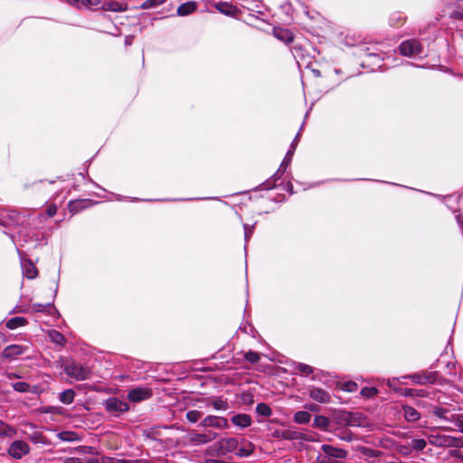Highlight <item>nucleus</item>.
Instances as JSON below:
<instances>
[{
    "instance_id": "obj_30",
    "label": "nucleus",
    "mask_w": 463,
    "mask_h": 463,
    "mask_svg": "<svg viewBox=\"0 0 463 463\" xmlns=\"http://www.w3.org/2000/svg\"><path fill=\"white\" fill-rule=\"evenodd\" d=\"M410 444L412 450L422 451L427 446V441L423 439H414Z\"/></svg>"
},
{
    "instance_id": "obj_28",
    "label": "nucleus",
    "mask_w": 463,
    "mask_h": 463,
    "mask_svg": "<svg viewBox=\"0 0 463 463\" xmlns=\"http://www.w3.org/2000/svg\"><path fill=\"white\" fill-rule=\"evenodd\" d=\"M310 420L311 414L306 411H298L294 415V420L298 424H307Z\"/></svg>"
},
{
    "instance_id": "obj_26",
    "label": "nucleus",
    "mask_w": 463,
    "mask_h": 463,
    "mask_svg": "<svg viewBox=\"0 0 463 463\" xmlns=\"http://www.w3.org/2000/svg\"><path fill=\"white\" fill-rule=\"evenodd\" d=\"M26 324H27V320L24 317H13V318L9 319L6 322V327L11 329V330H14V329H16L18 327L24 326Z\"/></svg>"
},
{
    "instance_id": "obj_32",
    "label": "nucleus",
    "mask_w": 463,
    "mask_h": 463,
    "mask_svg": "<svg viewBox=\"0 0 463 463\" xmlns=\"http://www.w3.org/2000/svg\"><path fill=\"white\" fill-rule=\"evenodd\" d=\"M295 150H296V145H294V143H292L290 146V148L287 152V154L281 163V167H285V168L288 167V165L290 164V162L292 160Z\"/></svg>"
},
{
    "instance_id": "obj_31",
    "label": "nucleus",
    "mask_w": 463,
    "mask_h": 463,
    "mask_svg": "<svg viewBox=\"0 0 463 463\" xmlns=\"http://www.w3.org/2000/svg\"><path fill=\"white\" fill-rule=\"evenodd\" d=\"M256 411L258 414L264 416V417H269L272 413L271 409L269 405L266 403L260 402L258 403L256 406Z\"/></svg>"
},
{
    "instance_id": "obj_24",
    "label": "nucleus",
    "mask_w": 463,
    "mask_h": 463,
    "mask_svg": "<svg viewBox=\"0 0 463 463\" xmlns=\"http://www.w3.org/2000/svg\"><path fill=\"white\" fill-rule=\"evenodd\" d=\"M76 392L72 389H66L59 394V401L66 405L71 404L74 401Z\"/></svg>"
},
{
    "instance_id": "obj_6",
    "label": "nucleus",
    "mask_w": 463,
    "mask_h": 463,
    "mask_svg": "<svg viewBox=\"0 0 463 463\" xmlns=\"http://www.w3.org/2000/svg\"><path fill=\"white\" fill-rule=\"evenodd\" d=\"M29 451V445L23 440L14 441L8 449L9 455L16 459L22 458L24 456L27 455Z\"/></svg>"
},
{
    "instance_id": "obj_29",
    "label": "nucleus",
    "mask_w": 463,
    "mask_h": 463,
    "mask_svg": "<svg viewBox=\"0 0 463 463\" xmlns=\"http://www.w3.org/2000/svg\"><path fill=\"white\" fill-rule=\"evenodd\" d=\"M329 425V420L322 415L316 416L314 419V427L321 430H326Z\"/></svg>"
},
{
    "instance_id": "obj_36",
    "label": "nucleus",
    "mask_w": 463,
    "mask_h": 463,
    "mask_svg": "<svg viewBox=\"0 0 463 463\" xmlns=\"http://www.w3.org/2000/svg\"><path fill=\"white\" fill-rule=\"evenodd\" d=\"M13 388L18 392H31L30 385L24 382H17L13 383Z\"/></svg>"
},
{
    "instance_id": "obj_40",
    "label": "nucleus",
    "mask_w": 463,
    "mask_h": 463,
    "mask_svg": "<svg viewBox=\"0 0 463 463\" xmlns=\"http://www.w3.org/2000/svg\"><path fill=\"white\" fill-rule=\"evenodd\" d=\"M244 358L250 364H256L260 360V354L253 351H248L247 353H245Z\"/></svg>"
},
{
    "instance_id": "obj_23",
    "label": "nucleus",
    "mask_w": 463,
    "mask_h": 463,
    "mask_svg": "<svg viewBox=\"0 0 463 463\" xmlns=\"http://www.w3.org/2000/svg\"><path fill=\"white\" fill-rule=\"evenodd\" d=\"M208 404L213 406L214 410L216 411H227L229 409V404L226 399H223L222 397H215L210 402H208Z\"/></svg>"
},
{
    "instance_id": "obj_47",
    "label": "nucleus",
    "mask_w": 463,
    "mask_h": 463,
    "mask_svg": "<svg viewBox=\"0 0 463 463\" xmlns=\"http://www.w3.org/2000/svg\"><path fill=\"white\" fill-rule=\"evenodd\" d=\"M287 168L279 166L278 171L273 175L274 181L280 179Z\"/></svg>"
},
{
    "instance_id": "obj_41",
    "label": "nucleus",
    "mask_w": 463,
    "mask_h": 463,
    "mask_svg": "<svg viewBox=\"0 0 463 463\" xmlns=\"http://www.w3.org/2000/svg\"><path fill=\"white\" fill-rule=\"evenodd\" d=\"M378 393V391L374 387H364L361 391V394L367 398H372Z\"/></svg>"
},
{
    "instance_id": "obj_52",
    "label": "nucleus",
    "mask_w": 463,
    "mask_h": 463,
    "mask_svg": "<svg viewBox=\"0 0 463 463\" xmlns=\"http://www.w3.org/2000/svg\"><path fill=\"white\" fill-rule=\"evenodd\" d=\"M244 235H245L246 241L250 239V237L251 235V230L247 225H244Z\"/></svg>"
},
{
    "instance_id": "obj_2",
    "label": "nucleus",
    "mask_w": 463,
    "mask_h": 463,
    "mask_svg": "<svg viewBox=\"0 0 463 463\" xmlns=\"http://www.w3.org/2000/svg\"><path fill=\"white\" fill-rule=\"evenodd\" d=\"M64 373L76 381H83L90 377V370L77 362H68L63 365Z\"/></svg>"
},
{
    "instance_id": "obj_22",
    "label": "nucleus",
    "mask_w": 463,
    "mask_h": 463,
    "mask_svg": "<svg viewBox=\"0 0 463 463\" xmlns=\"http://www.w3.org/2000/svg\"><path fill=\"white\" fill-rule=\"evenodd\" d=\"M214 7L220 13L226 15H233L237 11V8L234 5L227 2H219L214 5Z\"/></svg>"
},
{
    "instance_id": "obj_9",
    "label": "nucleus",
    "mask_w": 463,
    "mask_h": 463,
    "mask_svg": "<svg viewBox=\"0 0 463 463\" xmlns=\"http://www.w3.org/2000/svg\"><path fill=\"white\" fill-rule=\"evenodd\" d=\"M217 438V433L208 430L205 433L193 432L190 434L189 440L194 445H203L209 443Z\"/></svg>"
},
{
    "instance_id": "obj_15",
    "label": "nucleus",
    "mask_w": 463,
    "mask_h": 463,
    "mask_svg": "<svg viewBox=\"0 0 463 463\" xmlns=\"http://www.w3.org/2000/svg\"><path fill=\"white\" fill-rule=\"evenodd\" d=\"M309 396L320 403L328 402L330 400L329 393L321 388H312L309 392Z\"/></svg>"
},
{
    "instance_id": "obj_39",
    "label": "nucleus",
    "mask_w": 463,
    "mask_h": 463,
    "mask_svg": "<svg viewBox=\"0 0 463 463\" xmlns=\"http://www.w3.org/2000/svg\"><path fill=\"white\" fill-rule=\"evenodd\" d=\"M50 337L52 342L59 344V345H62L65 341V338L62 335V334H61L60 332L55 331V330H52V332H50Z\"/></svg>"
},
{
    "instance_id": "obj_14",
    "label": "nucleus",
    "mask_w": 463,
    "mask_h": 463,
    "mask_svg": "<svg viewBox=\"0 0 463 463\" xmlns=\"http://www.w3.org/2000/svg\"><path fill=\"white\" fill-rule=\"evenodd\" d=\"M101 8L105 11L124 12L128 10V5L126 3L109 0L104 2Z\"/></svg>"
},
{
    "instance_id": "obj_3",
    "label": "nucleus",
    "mask_w": 463,
    "mask_h": 463,
    "mask_svg": "<svg viewBox=\"0 0 463 463\" xmlns=\"http://www.w3.org/2000/svg\"><path fill=\"white\" fill-rule=\"evenodd\" d=\"M239 441L235 438H223L213 445V449L217 451L218 455H225L237 450Z\"/></svg>"
},
{
    "instance_id": "obj_60",
    "label": "nucleus",
    "mask_w": 463,
    "mask_h": 463,
    "mask_svg": "<svg viewBox=\"0 0 463 463\" xmlns=\"http://www.w3.org/2000/svg\"><path fill=\"white\" fill-rule=\"evenodd\" d=\"M207 463H222V462L215 460V459H210V460H207Z\"/></svg>"
},
{
    "instance_id": "obj_45",
    "label": "nucleus",
    "mask_w": 463,
    "mask_h": 463,
    "mask_svg": "<svg viewBox=\"0 0 463 463\" xmlns=\"http://www.w3.org/2000/svg\"><path fill=\"white\" fill-rule=\"evenodd\" d=\"M398 451L402 455H409L411 453L412 449H411V444H408V445L399 446Z\"/></svg>"
},
{
    "instance_id": "obj_56",
    "label": "nucleus",
    "mask_w": 463,
    "mask_h": 463,
    "mask_svg": "<svg viewBox=\"0 0 463 463\" xmlns=\"http://www.w3.org/2000/svg\"><path fill=\"white\" fill-rule=\"evenodd\" d=\"M457 221H458V223L459 224V226L461 227V229L463 231V217L461 215H458L457 216Z\"/></svg>"
},
{
    "instance_id": "obj_11",
    "label": "nucleus",
    "mask_w": 463,
    "mask_h": 463,
    "mask_svg": "<svg viewBox=\"0 0 463 463\" xmlns=\"http://www.w3.org/2000/svg\"><path fill=\"white\" fill-rule=\"evenodd\" d=\"M438 373L436 372H427L424 373H413L410 378L419 384L434 383L436 382Z\"/></svg>"
},
{
    "instance_id": "obj_44",
    "label": "nucleus",
    "mask_w": 463,
    "mask_h": 463,
    "mask_svg": "<svg viewBox=\"0 0 463 463\" xmlns=\"http://www.w3.org/2000/svg\"><path fill=\"white\" fill-rule=\"evenodd\" d=\"M101 463H128V462L125 459L104 457L101 458Z\"/></svg>"
},
{
    "instance_id": "obj_49",
    "label": "nucleus",
    "mask_w": 463,
    "mask_h": 463,
    "mask_svg": "<svg viewBox=\"0 0 463 463\" xmlns=\"http://www.w3.org/2000/svg\"><path fill=\"white\" fill-rule=\"evenodd\" d=\"M50 306H51V304H47V305H46V307H50ZM44 307H45V306H44V305H43V304H37V303L33 304V306H32L33 310V311H35V312H41V311H43Z\"/></svg>"
},
{
    "instance_id": "obj_27",
    "label": "nucleus",
    "mask_w": 463,
    "mask_h": 463,
    "mask_svg": "<svg viewBox=\"0 0 463 463\" xmlns=\"http://www.w3.org/2000/svg\"><path fill=\"white\" fill-rule=\"evenodd\" d=\"M343 420L345 421V423L348 426H352V427H359V426H362V422H361V419L360 417H358L357 415L355 414H352V413H345L344 416H343Z\"/></svg>"
},
{
    "instance_id": "obj_58",
    "label": "nucleus",
    "mask_w": 463,
    "mask_h": 463,
    "mask_svg": "<svg viewBox=\"0 0 463 463\" xmlns=\"http://www.w3.org/2000/svg\"><path fill=\"white\" fill-rule=\"evenodd\" d=\"M299 136L300 134L298 133L296 137L294 138V140L292 141V143H294V145H296V146H298V139H299Z\"/></svg>"
},
{
    "instance_id": "obj_12",
    "label": "nucleus",
    "mask_w": 463,
    "mask_h": 463,
    "mask_svg": "<svg viewBox=\"0 0 463 463\" xmlns=\"http://www.w3.org/2000/svg\"><path fill=\"white\" fill-rule=\"evenodd\" d=\"M321 450L328 457L344 459L347 457V451L344 449L335 448L328 444H323Z\"/></svg>"
},
{
    "instance_id": "obj_50",
    "label": "nucleus",
    "mask_w": 463,
    "mask_h": 463,
    "mask_svg": "<svg viewBox=\"0 0 463 463\" xmlns=\"http://www.w3.org/2000/svg\"><path fill=\"white\" fill-rule=\"evenodd\" d=\"M57 213V206L52 204V205H50L47 209V214L48 216L50 217H52L56 214Z\"/></svg>"
},
{
    "instance_id": "obj_46",
    "label": "nucleus",
    "mask_w": 463,
    "mask_h": 463,
    "mask_svg": "<svg viewBox=\"0 0 463 463\" xmlns=\"http://www.w3.org/2000/svg\"><path fill=\"white\" fill-rule=\"evenodd\" d=\"M357 388V384L354 382H348L345 383L344 390L346 392H354Z\"/></svg>"
},
{
    "instance_id": "obj_4",
    "label": "nucleus",
    "mask_w": 463,
    "mask_h": 463,
    "mask_svg": "<svg viewBox=\"0 0 463 463\" xmlns=\"http://www.w3.org/2000/svg\"><path fill=\"white\" fill-rule=\"evenodd\" d=\"M399 49L402 55L412 57L421 53L422 45L419 41L411 39L402 42Z\"/></svg>"
},
{
    "instance_id": "obj_37",
    "label": "nucleus",
    "mask_w": 463,
    "mask_h": 463,
    "mask_svg": "<svg viewBox=\"0 0 463 463\" xmlns=\"http://www.w3.org/2000/svg\"><path fill=\"white\" fill-rule=\"evenodd\" d=\"M202 412L199 411H189L186 412V419L188 421L194 423L202 418Z\"/></svg>"
},
{
    "instance_id": "obj_10",
    "label": "nucleus",
    "mask_w": 463,
    "mask_h": 463,
    "mask_svg": "<svg viewBox=\"0 0 463 463\" xmlns=\"http://www.w3.org/2000/svg\"><path fill=\"white\" fill-rule=\"evenodd\" d=\"M27 349L28 347L20 345H10L4 349L2 356L5 359L12 360L24 354Z\"/></svg>"
},
{
    "instance_id": "obj_20",
    "label": "nucleus",
    "mask_w": 463,
    "mask_h": 463,
    "mask_svg": "<svg viewBox=\"0 0 463 463\" xmlns=\"http://www.w3.org/2000/svg\"><path fill=\"white\" fill-rule=\"evenodd\" d=\"M17 433V430L14 427L0 420V437L12 439Z\"/></svg>"
},
{
    "instance_id": "obj_62",
    "label": "nucleus",
    "mask_w": 463,
    "mask_h": 463,
    "mask_svg": "<svg viewBox=\"0 0 463 463\" xmlns=\"http://www.w3.org/2000/svg\"><path fill=\"white\" fill-rule=\"evenodd\" d=\"M13 376H14V378H18V377H19V376H18V375H16V374H13Z\"/></svg>"
},
{
    "instance_id": "obj_8",
    "label": "nucleus",
    "mask_w": 463,
    "mask_h": 463,
    "mask_svg": "<svg viewBox=\"0 0 463 463\" xmlns=\"http://www.w3.org/2000/svg\"><path fill=\"white\" fill-rule=\"evenodd\" d=\"M152 396V391L146 387H137L132 389L128 393V399L133 402H140Z\"/></svg>"
},
{
    "instance_id": "obj_16",
    "label": "nucleus",
    "mask_w": 463,
    "mask_h": 463,
    "mask_svg": "<svg viewBox=\"0 0 463 463\" xmlns=\"http://www.w3.org/2000/svg\"><path fill=\"white\" fill-rule=\"evenodd\" d=\"M284 439L294 440V439H305L310 440L308 438L305 436V434L298 432L297 430H282L279 434L277 435Z\"/></svg>"
},
{
    "instance_id": "obj_7",
    "label": "nucleus",
    "mask_w": 463,
    "mask_h": 463,
    "mask_svg": "<svg viewBox=\"0 0 463 463\" xmlns=\"http://www.w3.org/2000/svg\"><path fill=\"white\" fill-rule=\"evenodd\" d=\"M203 428L213 427L216 429H226L228 427L227 419L220 416L208 415L200 422Z\"/></svg>"
},
{
    "instance_id": "obj_53",
    "label": "nucleus",
    "mask_w": 463,
    "mask_h": 463,
    "mask_svg": "<svg viewBox=\"0 0 463 463\" xmlns=\"http://www.w3.org/2000/svg\"><path fill=\"white\" fill-rule=\"evenodd\" d=\"M133 39H134V36H132V35L126 36V38H125V45L126 46L131 45L132 43H133Z\"/></svg>"
},
{
    "instance_id": "obj_34",
    "label": "nucleus",
    "mask_w": 463,
    "mask_h": 463,
    "mask_svg": "<svg viewBox=\"0 0 463 463\" xmlns=\"http://www.w3.org/2000/svg\"><path fill=\"white\" fill-rule=\"evenodd\" d=\"M60 439L63 441H74L78 439V435L73 431H61L58 434Z\"/></svg>"
},
{
    "instance_id": "obj_63",
    "label": "nucleus",
    "mask_w": 463,
    "mask_h": 463,
    "mask_svg": "<svg viewBox=\"0 0 463 463\" xmlns=\"http://www.w3.org/2000/svg\"><path fill=\"white\" fill-rule=\"evenodd\" d=\"M3 338V335L0 334V340Z\"/></svg>"
},
{
    "instance_id": "obj_42",
    "label": "nucleus",
    "mask_w": 463,
    "mask_h": 463,
    "mask_svg": "<svg viewBox=\"0 0 463 463\" xmlns=\"http://www.w3.org/2000/svg\"><path fill=\"white\" fill-rule=\"evenodd\" d=\"M101 4V0H81L80 7L95 8Z\"/></svg>"
},
{
    "instance_id": "obj_48",
    "label": "nucleus",
    "mask_w": 463,
    "mask_h": 463,
    "mask_svg": "<svg viewBox=\"0 0 463 463\" xmlns=\"http://www.w3.org/2000/svg\"><path fill=\"white\" fill-rule=\"evenodd\" d=\"M252 452V449H245V448H241L238 450L237 452V455L240 456V457H248L251 454Z\"/></svg>"
},
{
    "instance_id": "obj_59",
    "label": "nucleus",
    "mask_w": 463,
    "mask_h": 463,
    "mask_svg": "<svg viewBox=\"0 0 463 463\" xmlns=\"http://www.w3.org/2000/svg\"><path fill=\"white\" fill-rule=\"evenodd\" d=\"M457 426L458 427L459 431L463 433V421H458Z\"/></svg>"
},
{
    "instance_id": "obj_54",
    "label": "nucleus",
    "mask_w": 463,
    "mask_h": 463,
    "mask_svg": "<svg viewBox=\"0 0 463 463\" xmlns=\"http://www.w3.org/2000/svg\"><path fill=\"white\" fill-rule=\"evenodd\" d=\"M65 463H81V461L77 458H70L66 459Z\"/></svg>"
},
{
    "instance_id": "obj_13",
    "label": "nucleus",
    "mask_w": 463,
    "mask_h": 463,
    "mask_svg": "<svg viewBox=\"0 0 463 463\" xmlns=\"http://www.w3.org/2000/svg\"><path fill=\"white\" fill-rule=\"evenodd\" d=\"M21 266L23 269L24 275L29 279H35L38 275V271L34 264L28 259L22 258L21 259Z\"/></svg>"
},
{
    "instance_id": "obj_43",
    "label": "nucleus",
    "mask_w": 463,
    "mask_h": 463,
    "mask_svg": "<svg viewBox=\"0 0 463 463\" xmlns=\"http://www.w3.org/2000/svg\"><path fill=\"white\" fill-rule=\"evenodd\" d=\"M337 437L345 441L351 442L354 439V436L352 432L345 430L340 434H337Z\"/></svg>"
},
{
    "instance_id": "obj_55",
    "label": "nucleus",
    "mask_w": 463,
    "mask_h": 463,
    "mask_svg": "<svg viewBox=\"0 0 463 463\" xmlns=\"http://www.w3.org/2000/svg\"><path fill=\"white\" fill-rule=\"evenodd\" d=\"M68 3L80 7L81 0H66Z\"/></svg>"
},
{
    "instance_id": "obj_5",
    "label": "nucleus",
    "mask_w": 463,
    "mask_h": 463,
    "mask_svg": "<svg viewBox=\"0 0 463 463\" xmlns=\"http://www.w3.org/2000/svg\"><path fill=\"white\" fill-rule=\"evenodd\" d=\"M105 409L109 413H124L129 410L128 404L118 398L111 397L105 401Z\"/></svg>"
},
{
    "instance_id": "obj_38",
    "label": "nucleus",
    "mask_w": 463,
    "mask_h": 463,
    "mask_svg": "<svg viewBox=\"0 0 463 463\" xmlns=\"http://www.w3.org/2000/svg\"><path fill=\"white\" fill-rule=\"evenodd\" d=\"M449 412V410L442 407H435L433 409V414L440 419L449 420V417L447 416Z\"/></svg>"
},
{
    "instance_id": "obj_33",
    "label": "nucleus",
    "mask_w": 463,
    "mask_h": 463,
    "mask_svg": "<svg viewBox=\"0 0 463 463\" xmlns=\"http://www.w3.org/2000/svg\"><path fill=\"white\" fill-rule=\"evenodd\" d=\"M295 369H298L299 371V373L305 376H307V375L313 373V372H314V369L312 366L306 364H302V363L296 364Z\"/></svg>"
},
{
    "instance_id": "obj_1",
    "label": "nucleus",
    "mask_w": 463,
    "mask_h": 463,
    "mask_svg": "<svg viewBox=\"0 0 463 463\" xmlns=\"http://www.w3.org/2000/svg\"><path fill=\"white\" fill-rule=\"evenodd\" d=\"M428 442L437 448H463V438L446 434L431 433L427 436Z\"/></svg>"
},
{
    "instance_id": "obj_35",
    "label": "nucleus",
    "mask_w": 463,
    "mask_h": 463,
    "mask_svg": "<svg viewBox=\"0 0 463 463\" xmlns=\"http://www.w3.org/2000/svg\"><path fill=\"white\" fill-rule=\"evenodd\" d=\"M166 0H146L142 5V9H150L163 5Z\"/></svg>"
},
{
    "instance_id": "obj_61",
    "label": "nucleus",
    "mask_w": 463,
    "mask_h": 463,
    "mask_svg": "<svg viewBox=\"0 0 463 463\" xmlns=\"http://www.w3.org/2000/svg\"><path fill=\"white\" fill-rule=\"evenodd\" d=\"M0 224L1 225H4V226H7L10 224V222H0Z\"/></svg>"
},
{
    "instance_id": "obj_18",
    "label": "nucleus",
    "mask_w": 463,
    "mask_h": 463,
    "mask_svg": "<svg viewBox=\"0 0 463 463\" xmlns=\"http://www.w3.org/2000/svg\"><path fill=\"white\" fill-rule=\"evenodd\" d=\"M197 8V3L194 1H189L182 4L177 8V14L180 16H185L194 13Z\"/></svg>"
},
{
    "instance_id": "obj_17",
    "label": "nucleus",
    "mask_w": 463,
    "mask_h": 463,
    "mask_svg": "<svg viewBox=\"0 0 463 463\" xmlns=\"http://www.w3.org/2000/svg\"><path fill=\"white\" fill-rule=\"evenodd\" d=\"M90 201L88 200H75L71 201L68 205L69 212L72 214L78 213L80 211L90 206Z\"/></svg>"
},
{
    "instance_id": "obj_51",
    "label": "nucleus",
    "mask_w": 463,
    "mask_h": 463,
    "mask_svg": "<svg viewBox=\"0 0 463 463\" xmlns=\"http://www.w3.org/2000/svg\"><path fill=\"white\" fill-rule=\"evenodd\" d=\"M449 454L452 456V457H456L458 458H459L462 462H463V452H460L459 450H450Z\"/></svg>"
},
{
    "instance_id": "obj_19",
    "label": "nucleus",
    "mask_w": 463,
    "mask_h": 463,
    "mask_svg": "<svg viewBox=\"0 0 463 463\" xmlns=\"http://www.w3.org/2000/svg\"><path fill=\"white\" fill-rule=\"evenodd\" d=\"M232 422L238 427L246 428L250 425L251 419L248 414H236L232 418Z\"/></svg>"
},
{
    "instance_id": "obj_21",
    "label": "nucleus",
    "mask_w": 463,
    "mask_h": 463,
    "mask_svg": "<svg viewBox=\"0 0 463 463\" xmlns=\"http://www.w3.org/2000/svg\"><path fill=\"white\" fill-rule=\"evenodd\" d=\"M403 415L407 421H417L420 418V412L411 406L405 405L402 407Z\"/></svg>"
},
{
    "instance_id": "obj_25",
    "label": "nucleus",
    "mask_w": 463,
    "mask_h": 463,
    "mask_svg": "<svg viewBox=\"0 0 463 463\" xmlns=\"http://www.w3.org/2000/svg\"><path fill=\"white\" fill-rule=\"evenodd\" d=\"M274 35L280 41L289 43L293 42V34L288 30L275 29Z\"/></svg>"
},
{
    "instance_id": "obj_57",
    "label": "nucleus",
    "mask_w": 463,
    "mask_h": 463,
    "mask_svg": "<svg viewBox=\"0 0 463 463\" xmlns=\"http://www.w3.org/2000/svg\"><path fill=\"white\" fill-rule=\"evenodd\" d=\"M86 463H101V460L93 458L88 459Z\"/></svg>"
}]
</instances>
